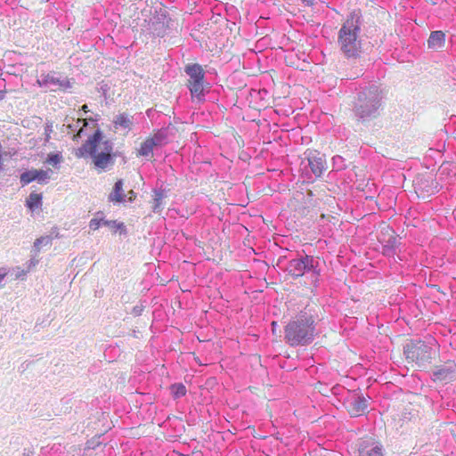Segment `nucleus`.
Instances as JSON below:
<instances>
[{
	"label": "nucleus",
	"instance_id": "1",
	"mask_svg": "<svg viewBox=\"0 0 456 456\" xmlns=\"http://www.w3.org/2000/svg\"><path fill=\"white\" fill-rule=\"evenodd\" d=\"M382 94L376 85L364 84L356 89L353 102L354 116L362 121L375 118L381 107Z\"/></svg>",
	"mask_w": 456,
	"mask_h": 456
},
{
	"label": "nucleus",
	"instance_id": "2",
	"mask_svg": "<svg viewBox=\"0 0 456 456\" xmlns=\"http://www.w3.org/2000/svg\"><path fill=\"white\" fill-rule=\"evenodd\" d=\"M362 15L360 12H352L338 31V44L346 58L360 56L362 42L360 39Z\"/></svg>",
	"mask_w": 456,
	"mask_h": 456
},
{
	"label": "nucleus",
	"instance_id": "3",
	"mask_svg": "<svg viewBox=\"0 0 456 456\" xmlns=\"http://www.w3.org/2000/svg\"><path fill=\"white\" fill-rule=\"evenodd\" d=\"M113 142L110 140H104L102 132L97 129L86 142L77 150L76 156L83 158L89 155L94 166L102 170L106 169L113 164L112 159Z\"/></svg>",
	"mask_w": 456,
	"mask_h": 456
},
{
	"label": "nucleus",
	"instance_id": "4",
	"mask_svg": "<svg viewBox=\"0 0 456 456\" xmlns=\"http://www.w3.org/2000/svg\"><path fill=\"white\" fill-rule=\"evenodd\" d=\"M316 334L314 319L306 314L289 321L284 329V339L291 346L309 345Z\"/></svg>",
	"mask_w": 456,
	"mask_h": 456
},
{
	"label": "nucleus",
	"instance_id": "5",
	"mask_svg": "<svg viewBox=\"0 0 456 456\" xmlns=\"http://www.w3.org/2000/svg\"><path fill=\"white\" fill-rule=\"evenodd\" d=\"M286 272L293 278H299L305 274H310L312 282L317 286L321 276V265L318 257L310 255H303L289 261Z\"/></svg>",
	"mask_w": 456,
	"mask_h": 456
},
{
	"label": "nucleus",
	"instance_id": "6",
	"mask_svg": "<svg viewBox=\"0 0 456 456\" xmlns=\"http://www.w3.org/2000/svg\"><path fill=\"white\" fill-rule=\"evenodd\" d=\"M403 352L409 362L421 367L432 359L433 349L426 342L415 340L406 344Z\"/></svg>",
	"mask_w": 456,
	"mask_h": 456
},
{
	"label": "nucleus",
	"instance_id": "7",
	"mask_svg": "<svg viewBox=\"0 0 456 456\" xmlns=\"http://www.w3.org/2000/svg\"><path fill=\"white\" fill-rule=\"evenodd\" d=\"M185 73L188 75L187 86L192 97L197 98L199 101L204 99V77L205 72L200 64H188L184 69Z\"/></svg>",
	"mask_w": 456,
	"mask_h": 456
},
{
	"label": "nucleus",
	"instance_id": "8",
	"mask_svg": "<svg viewBox=\"0 0 456 456\" xmlns=\"http://www.w3.org/2000/svg\"><path fill=\"white\" fill-rule=\"evenodd\" d=\"M174 21L171 18L167 17L166 10L159 9L156 11L154 16L149 22V29L151 32L159 37H163L172 29Z\"/></svg>",
	"mask_w": 456,
	"mask_h": 456
},
{
	"label": "nucleus",
	"instance_id": "9",
	"mask_svg": "<svg viewBox=\"0 0 456 456\" xmlns=\"http://www.w3.org/2000/svg\"><path fill=\"white\" fill-rule=\"evenodd\" d=\"M378 240L382 245V254L384 256L394 257L398 254L400 242L392 229L387 228L386 232H382Z\"/></svg>",
	"mask_w": 456,
	"mask_h": 456
},
{
	"label": "nucleus",
	"instance_id": "10",
	"mask_svg": "<svg viewBox=\"0 0 456 456\" xmlns=\"http://www.w3.org/2000/svg\"><path fill=\"white\" fill-rule=\"evenodd\" d=\"M37 83L39 86L48 88L51 91L71 87L70 82L67 78L56 77L54 72L41 74Z\"/></svg>",
	"mask_w": 456,
	"mask_h": 456
},
{
	"label": "nucleus",
	"instance_id": "11",
	"mask_svg": "<svg viewBox=\"0 0 456 456\" xmlns=\"http://www.w3.org/2000/svg\"><path fill=\"white\" fill-rule=\"evenodd\" d=\"M358 451V456H384L382 445L373 439L362 440Z\"/></svg>",
	"mask_w": 456,
	"mask_h": 456
},
{
	"label": "nucleus",
	"instance_id": "12",
	"mask_svg": "<svg viewBox=\"0 0 456 456\" xmlns=\"http://www.w3.org/2000/svg\"><path fill=\"white\" fill-rule=\"evenodd\" d=\"M455 369L456 366L452 362L438 366L433 371L432 379L434 381L450 382L455 378Z\"/></svg>",
	"mask_w": 456,
	"mask_h": 456
},
{
	"label": "nucleus",
	"instance_id": "13",
	"mask_svg": "<svg viewBox=\"0 0 456 456\" xmlns=\"http://www.w3.org/2000/svg\"><path fill=\"white\" fill-rule=\"evenodd\" d=\"M308 167L315 177H320L326 170V159L320 154L310 152L307 156Z\"/></svg>",
	"mask_w": 456,
	"mask_h": 456
},
{
	"label": "nucleus",
	"instance_id": "14",
	"mask_svg": "<svg viewBox=\"0 0 456 456\" xmlns=\"http://www.w3.org/2000/svg\"><path fill=\"white\" fill-rule=\"evenodd\" d=\"M368 407V401L362 395H354L347 401L350 414L358 416L363 413Z\"/></svg>",
	"mask_w": 456,
	"mask_h": 456
},
{
	"label": "nucleus",
	"instance_id": "15",
	"mask_svg": "<svg viewBox=\"0 0 456 456\" xmlns=\"http://www.w3.org/2000/svg\"><path fill=\"white\" fill-rule=\"evenodd\" d=\"M104 225L108 226L111 230L114 231V232L119 231L120 233H126V230L123 223H118L115 220H105L103 218H93L89 222V227L90 229L95 231L99 229L100 226Z\"/></svg>",
	"mask_w": 456,
	"mask_h": 456
},
{
	"label": "nucleus",
	"instance_id": "16",
	"mask_svg": "<svg viewBox=\"0 0 456 456\" xmlns=\"http://www.w3.org/2000/svg\"><path fill=\"white\" fill-rule=\"evenodd\" d=\"M150 138L157 148L165 146L168 142V128L162 127L157 130Z\"/></svg>",
	"mask_w": 456,
	"mask_h": 456
},
{
	"label": "nucleus",
	"instance_id": "17",
	"mask_svg": "<svg viewBox=\"0 0 456 456\" xmlns=\"http://www.w3.org/2000/svg\"><path fill=\"white\" fill-rule=\"evenodd\" d=\"M445 35L441 30H436L431 32L429 38L428 40V45L429 48H440L444 45Z\"/></svg>",
	"mask_w": 456,
	"mask_h": 456
},
{
	"label": "nucleus",
	"instance_id": "18",
	"mask_svg": "<svg viewBox=\"0 0 456 456\" xmlns=\"http://www.w3.org/2000/svg\"><path fill=\"white\" fill-rule=\"evenodd\" d=\"M109 200L117 203H121L125 201L122 180H118L115 183L113 191L109 195Z\"/></svg>",
	"mask_w": 456,
	"mask_h": 456
},
{
	"label": "nucleus",
	"instance_id": "19",
	"mask_svg": "<svg viewBox=\"0 0 456 456\" xmlns=\"http://www.w3.org/2000/svg\"><path fill=\"white\" fill-rule=\"evenodd\" d=\"M154 192V204L152 207V210L155 213H159L163 209V200L167 197L166 191L162 188L155 189Z\"/></svg>",
	"mask_w": 456,
	"mask_h": 456
},
{
	"label": "nucleus",
	"instance_id": "20",
	"mask_svg": "<svg viewBox=\"0 0 456 456\" xmlns=\"http://www.w3.org/2000/svg\"><path fill=\"white\" fill-rule=\"evenodd\" d=\"M157 148V146L154 144L153 141L151 140V138H147L142 144L140 149L138 150V155L142 157H152L153 156V151Z\"/></svg>",
	"mask_w": 456,
	"mask_h": 456
},
{
	"label": "nucleus",
	"instance_id": "21",
	"mask_svg": "<svg viewBox=\"0 0 456 456\" xmlns=\"http://www.w3.org/2000/svg\"><path fill=\"white\" fill-rule=\"evenodd\" d=\"M27 207L30 210H35L42 205V195L40 193L31 192L26 201Z\"/></svg>",
	"mask_w": 456,
	"mask_h": 456
},
{
	"label": "nucleus",
	"instance_id": "22",
	"mask_svg": "<svg viewBox=\"0 0 456 456\" xmlns=\"http://www.w3.org/2000/svg\"><path fill=\"white\" fill-rule=\"evenodd\" d=\"M113 123L116 126H120L124 129H130V127L132 126V120L125 113L118 115L115 118Z\"/></svg>",
	"mask_w": 456,
	"mask_h": 456
},
{
	"label": "nucleus",
	"instance_id": "23",
	"mask_svg": "<svg viewBox=\"0 0 456 456\" xmlns=\"http://www.w3.org/2000/svg\"><path fill=\"white\" fill-rule=\"evenodd\" d=\"M171 393L175 398H180L186 395L187 389L183 383L173 384L170 387Z\"/></svg>",
	"mask_w": 456,
	"mask_h": 456
},
{
	"label": "nucleus",
	"instance_id": "24",
	"mask_svg": "<svg viewBox=\"0 0 456 456\" xmlns=\"http://www.w3.org/2000/svg\"><path fill=\"white\" fill-rule=\"evenodd\" d=\"M50 173H52L51 169H35L36 181L41 183H47L50 179Z\"/></svg>",
	"mask_w": 456,
	"mask_h": 456
},
{
	"label": "nucleus",
	"instance_id": "25",
	"mask_svg": "<svg viewBox=\"0 0 456 456\" xmlns=\"http://www.w3.org/2000/svg\"><path fill=\"white\" fill-rule=\"evenodd\" d=\"M333 169L336 171H341L346 168V160L343 157L336 155L332 158Z\"/></svg>",
	"mask_w": 456,
	"mask_h": 456
},
{
	"label": "nucleus",
	"instance_id": "26",
	"mask_svg": "<svg viewBox=\"0 0 456 456\" xmlns=\"http://www.w3.org/2000/svg\"><path fill=\"white\" fill-rule=\"evenodd\" d=\"M33 181H36L35 169L26 171L20 175V183L23 186Z\"/></svg>",
	"mask_w": 456,
	"mask_h": 456
},
{
	"label": "nucleus",
	"instance_id": "27",
	"mask_svg": "<svg viewBox=\"0 0 456 456\" xmlns=\"http://www.w3.org/2000/svg\"><path fill=\"white\" fill-rule=\"evenodd\" d=\"M51 243V238L49 236H43L37 239L34 242V249L38 252L41 245H47Z\"/></svg>",
	"mask_w": 456,
	"mask_h": 456
},
{
	"label": "nucleus",
	"instance_id": "28",
	"mask_svg": "<svg viewBox=\"0 0 456 456\" xmlns=\"http://www.w3.org/2000/svg\"><path fill=\"white\" fill-rule=\"evenodd\" d=\"M61 161V156L60 154H50L46 159L48 164L57 166Z\"/></svg>",
	"mask_w": 456,
	"mask_h": 456
},
{
	"label": "nucleus",
	"instance_id": "29",
	"mask_svg": "<svg viewBox=\"0 0 456 456\" xmlns=\"http://www.w3.org/2000/svg\"><path fill=\"white\" fill-rule=\"evenodd\" d=\"M52 132H53V125L51 123H46V125L45 126V142H47L50 140Z\"/></svg>",
	"mask_w": 456,
	"mask_h": 456
},
{
	"label": "nucleus",
	"instance_id": "30",
	"mask_svg": "<svg viewBox=\"0 0 456 456\" xmlns=\"http://www.w3.org/2000/svg\"><path fill=\"white\" fill-rule=\"evenodd\" d=\"M144 309V305L142 304L137 305L133 307L132 314L134 316H140Z\"/></svg>",
	"mask_w": 456,
	"mask_h": 456
},
{
	"label": "nucleus",
	"instance_id": "31",
	"mask_svg": "<svg viewBox=\"0 0 456 456\" xmlns=\"http://www.w3.org/2000/svg\"><path fill=\"white\" fill-rule=\"evenodd\" d=\"M21 456H35V455H34V452L28 450V449H24Z\"/></svg>",
	"mask_w": 456,
	"mask_h": 456
},
{
	"label": "nucleus",
	"instance_id": "32",
	"mask_svg": "<svg viewBox=\"0 0 456 456\" xmlns=\"http://www.w3.org/2000/svg\"><path fill=\"white\" fill-rule=\"evenodd\" d=\"M6 272L3 269H0V288L2 287V281H4V277L6 276Z\"/></svg>",
	"mask_w": 456,
	"mask_h": 456
},
{
	"label": "nucleus",
	"instance_id": "33",
	"mask_svg": "<svg viewBox=\"0 0 456 456\" xmlns=\"http://www.w3.org/2000/svg\"><path fill=\"white\" fill-rule=\"evenodd\" d=\"M71 449H72V452H74L73 456H75V453L78 456L80 455V451H81L80 448H77L76 446H73V447H71Z\"/></svg>",
	"mask_w": 456,
	"mask_h": 456
},
{
	"label": "nucleus",
	"instance_id": "34",
	"mask_svg": "<svg viewBox=\"0 0 456 456\" xmlns=\"http://www.w3.org/2000/svg\"><path fill=\"white\" fill-rule=\"evenodd\" d=\"M37 260H35V259H31V260L29 261V267H30V266H32V265H33V266H34V265H37Z\"/></svg>",
	"mask_w": 456,
	"mask_h": 456
},
{
	"label": "nucleus",
	"instance_id": "35",
	"mask_svg": "<svg viewBox=\"0 0 456 456\" xmlns=\"http://www.w3.org/2000/svg\"><path fill=\"white\" fill-rule=\"evenodd\" d=\"M77 123H83V126H84L86 125V119H80V118H78V119H77Z\"/></svg>",
	"mask_w": 456,
	"mask_h": 456
},
{
	"label": "nucleus",
	"instance_id": "36",
	"mask_svg": "<svg viewBox=\"0 0 456 456\" xmlns=\"http://www.w3.org/2000/svg\"><path fill=\"white\" fill-rule=\"evenodd\" d=\"M86 108H87V106H86V105H84V106H83V110H86Z\"/></svg>",
	"mask_w": 456,
	"mask_h": 456
},
{
	"label": "nucleus",
	"instance_id": "37",
	"mask_svg": "<svg viewBox=\"0 0 456 456\" xmlns=\"http://www.w3.org/2000/svg\"><path fill=\"white\" fill-rule=\"evenodd\" d=\"M83 128L79 129V132H78V135L80 134V133L82 132Z\"/></svg>",
	"mask_w": 456,
	"mask_h": 456
}]
</instances>
